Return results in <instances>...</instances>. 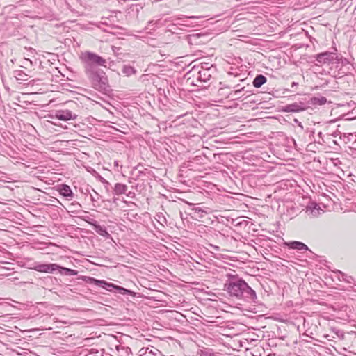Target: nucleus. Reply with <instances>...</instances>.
Masks as SVG:
<instances>
[{
	"label": "nucleus",
	"mask_w": 356,
	"mask_h": 356,
	"mask_svg": "<svg viewBox=\"0 0 356 356\" xmlns=\"http://www.w3.org/2000/svg\"><path fill=\"white\" fill-rule=\"evenodd\" d=\"M127 197H131V198H133L135 196V193L134 192H129L127 194Z\"/></svg>",
	"instance_id": "27"
},
{
	"label": "nucleus",
	"mask_w": 356,
	"mask_h": 356,
	"mask_svg": "<svg viewBox=\"0 0 356 356\" xmlns=\"http://www.w3.org/2000/svg\"><path fill=\"white\" fill-rule=\"evenodd\" d=\"M127 186L121 183L115 184L113 188V193L115 195L125 194L127 191Z\"/></svg>",
	"instance_id": "15"
},
{
	"label": "nucleus",
	"mask_w": 356,
	"mask_h": 356,
	"mask_svg": "<svg viewBox=\"0 0 356 356\" xmlns=\"http://www.w3.org/2000/svg\"><path fill=\"white\" fill-rule=\"evenodd\" d=\"M313 104L323 105L327 102V99L325 97H313L312 99Z\"/></svg>",
	"instance_id": "20"
},
{
	"label": "nucleus",
	"mask_w": 356,
	"mask_h": 356,
	"mask_svg": "<svg viewBox=\"0 0 356 356\" xmlns=\"http://www.w3.org/2000/svg\"><path fill=\"white\" fill-rule=\"evenodd\" d=\"M305 110L304 103H293L287 104L282 108V111L286 113H298Z\"/></svg>",
	"instance_id": "11"
},
{
	"label": "nucleus",
	"mask_w": 356,
	"mask_h": 356,
	"mask_svg": "<svg viewBox=\"0 0 356 356\" xmlns=\"http://www.w3.org/2000/svg\"><path fill=\"white\" fill-rule=\"evenodd\" d=\"M90 225H92L95 229V231L102 236H104L106 238H110L111 235L107 232L106 229L104 226H101L97 223V222L93 219L90 220H86Z\"/></svg>",
	"instance_id": "9"
},
{
	"label": "nucleus",
	"mask_w": 356,
	"mask_h": 356,
	"mask_svg": "<svg viewBox=\"0 0 356 356\" xmlns=\"http://www.w3.org/2000/svg\"><path fill=\"white\" fill-rule=\"evenodd\" d=\"M14 73H15V77L17 80H20V81H26V80H27L26 79L27 74H26L23 71H22V70H17V71H15Z\"/></svg>",
	"instance_id": "22"
},
{
	"label": "nucleus",
	"mask_w": 356,
	"mask_h": 356,
	"mask_svg": "<svg viewBox=\"0 0 356 356\" xmlns=\"http://www.w3.org/2000/svg\"><path fill=\"white\" fill-rule=\"evenodd\" d=\"M323 212L320 206L315 202L310 203L306 208V213L312 218L317 217Z\"/></svg>",
	"instance_id": "10"
},
{
	"label": "nucleus",
	"mask_w": 356,
	"mask_h": 356,
	"mask_svg": "<svg viewBox=\"0 0 356 356\" xmlns=\"http://www.w3.org/2000/svg\"><path fill=\"white\" fill-rule=\"evenodd\" d=\"M244 88H242L241 89H238L234 91V95L237 97V98L241 97L240 93L243 90Z\"/></svg>",
	"instance_id": "24"
},
{
	"label": "nucleus",
	"mask_w": 356,
	"mask_h": 356,
	"mask_svg": "<svg viewBox=\"0 0 356 356\" xmlns=\"http://www.w3.org/2000/svg\"><path fill=\"white\" fill-rule=\"evenodd\" d=\"M116 348H117V350L119 351L120 348V349H122V350H123V349H124V347L120 346H116Z\"/></svg>",
	"instance_id": "29"
},
{
	"label": "nucleus",
	"mask_w": 356,
	"mask_h": 356,
	"mask_svg": "<svg viewBox=\"0 0 356 356\" xmlns=\"http://www.w3.org/2000/svg\"><path fill=\"white\" fill-rule=\"evenodd\" d=\"M207 40V35L203 33H193L188 35V41L190 44L200 45L204 44Z\"/></svg>",
	"instance_id": "6"
},
{
	"label": "nucleus",
	"mask_w": 356,
	"mask_h": 356,
	"mask_svg": "<svg viewBox=\"0 0 356 356\" xmlns=\"http://www.w3.org/2000/svg\"><path fill=\"white\" fill-rule=\"evenodd\" d=\"M115 291L122 295H132L134 293L131 290L127 289L120 286H116Z\"/></svg>",
	"instance_id": "21"
},
{
	"label": "nucleus",
	"mask_w": 356,
	"mask_h": 356,
	"mask_svg": "<svg viewBox=\"0 0 356 356\" xmlns=\"http://www.w3.org/2000/svg\"><path fill=\"white\" fill-rule=\"evenodd\" d=\"M85 71L97 70V66H106V60L100 56L90 52L85 51L80 56Z\"/></svg>",
	"instance_id": "3"
},
{
	"label": "nucleus",
	"mask_w": 356,
	"mask_h": 356,
	"mask_svg": "<svg viewBox=\"0 0 356 356\" xmlns=\"http://www.w3.org/2000/svg\"><path fill=\"white\" fill-rule=\"evenodd\" d=\"M97 356H111L110 354L104 355V350L101 349Z\"/></svg>",
	"instance_id": "25"
},
{
	"label": "nucleus",
	"mask_w": 356,
	"mask_h": 356,
	"mask_svg": "<svg viewBox=\"0 0 356 356\" xmlns=\"http://www.w3.org/2000/svg\"><path fill=\"white\" fill-rule=\"evenodd\" d=\"M297 85H298V83H296V82H293V83H292L291 86H292V87H293V86H297Z\"/></svg>",
	"instance_id": "30"
},
{
	"label": "nucleus",
	"mask_w": 356,
	"mask_h": 356,
	"mask_svg": "<svg viewBox=\"0 0 356 356\" xmlns=\"http://www.w3.org/2000/svg\"><path fill=\"white\" fill-rule=\"evenodd\" d=\"M188 17H186V19H188ZM189 18H194V16L190 17Z\"/></svg>",
	"instance_id": "31"
},
{
	"label": "nucleus",
	"mask_w": 356,
	"mask_h": 356,
	"mask_svg": "<svg viewBox=\"0 0 356 356\" xmlns=\"http://www.w3.org/2000/svg\"><path fill=\"white\" fill-rule=\"evenodd\" d=\"M58 270H59L60 274L65 275L74 276V275H76L78 274L77 270H73L71 268H65V267H62L60 266V268H58Z\"/></svg>",
	"instance_id": "18"
},
{
	"label": "nucleus",
	"mask_w": 356,
	"mask_h": 356,
	"mask_svg": "<svg viewBox=\"0 0 356 356\" xmlns=\"http://www.w3.org/2000/svg\"><path fill=\"white\" fill-rule=\"evenodd\" d=\"M99 353V350L97 349H91L90 353L86 355V356H97Z\"/></svg>",
	"instance_id": "23"
},
{
	"label": "nucleus",
	"mask_w": 356,
	"mask_h": 356,
	"mask_svg": "<svg viewBox=\"0 0 356 356\" xmlns=\"http://www.w3.org/2000/svg\"><path fill=\"white\" fill-rule=\"evenodd\" d=\"M192 211L194 214V218L196 220H198L199 218H202L206 214L208 213L204 211V209L200 208V207H194L191 209Z\"/></svg>",
	"instance_id": "17"
},
{
	"label": "nucleus",
	"mask_w": 356,
	"mask_h": 356,
	"mask_svg": "<svg viewBox=\"0 0 356 356\" xmlns=\"http://www.w3.org/2000/svg\"><path fill=\"white\" fill-rule=\"evenodd\" d=\"M58 191L63 197L71 200L74 197V193L70 187L67 184H62L59 186Z\"/></svg>",
	"instance_id": "12"
},
{
	"label": "nucleus",
	"mask_w": 356,
	"mask_h": 356,
	"mask_svg": "<svg viewBox=\"0 0 356 356\" xmlns=\"http://www.w3.org/2000/svg\"><path fill=\"white\" fill-rule=\"evenodd\" d=\"M88 279L90 280V284H95V285H96L97 286L103 288V289H106L108 291H111H111H115V289H116V286L117 285H115L113 283L107 282L105 280H97V279L93 278V277H88Z\"/></svg>",
	"instance_id": "7"
},
{
	"label": "nucleus",
	"mask_w": 356,
	"mask_h": 356,
	"mask_svg": "<svg viewBox=\"0 0 356 356\" xmlns=\"http://www.w3.org/2000/svg\"><path fill=\"white\" fill-rule=\"evenodd\" d=\"M122 73L127 76H131L136 73V70L134 67L129 65H124L122 68Z\"/></svg>",
	"instance_id": "19"
},
{
	"label": "nucleus",
	"mask_w": 356,
	"mask_h": 356,
	"mask_svg": "<svg viewBox=\"0 0 356 356\" xmlns=\"http://www.w3.org/2000/svg\"><path fill=\"white\" fill-rule=\"evenodd\" d=\"M202 70L198 72V79L203 82H207L211 78V74L209 72L210 68L207 67H202Z\"/></svg>",
	"instance_id": "13"
},
{
	"label": "nucleus",
	"mask_w": 356,
	"mask_h": 356,
	"mask_svg": "<svg viewBox=\"0 0 356 356\" xmlns=\"http://www.w3.org/2000/svg\"><path fill=\"white\" fill-rule=\"evenodd\" d=\"M227 280L224 284V290L231 297L243 298L248 302H256V292L238 275L227 273Z\"/></svg>",
	"instance_id": "1"
},
{
	"label": "nucleus",
	"mask_w": 356,
	"mask_h": 356,
	"mask_svg": "<svg viewBox=\"0 0 356 356\" xmlns=\"http://www.w3.org/2000/svg\"><path fill=\"white\" fill-rule=\"evenodd\" d=\"M289 248L298 250H307L308 247L303 243L300 241H291L288 243Z\"/></svg>",
	"instance_id": "14"
},
{
	"label": "nucleus",
	"mask_w": 356,
	"mask_h": 356,
	"mask_svg": "<svg viewBox=\"0 0 356 356\" xmlns=\"http://www.w3.org/2000/svg\"><path fill=\"white\" fill-rule=\"evenodd\" d=\"M210 247L215 251H219L220 250V247L219 246H217V245H210Z\"/></svg>",
	"instance_id": "26"
},
{
	"label": "nucleus",
	"mask_w": 356,
	"mask_h": 356,
	"mask_svg": "<svg viewBox=\"0 0 356 356\" xmlns=\"http://www.w3.org/2000/svg\"><path fill=\"white\" fill-rule=\"evenodd\" d=\"M58 268H60V266L57 264L35 263L33 267L31 268L40 273H53L55 270H57Z\"/></svg>",
	"instance_id": "5"
},
{
	"label": "nucleus",
	"mask_w": 356,
	"mask_h": 356,
	"mask_svg": "<svg viewBox=\"0 0 356 356\" xmlns=\"http://www.w3.org/2000/svg\"><path fill=\"white\" fill-rule=\"evenodd\" d=\"M316 65H325L337 62L338 56L335 52L325 51L315 56Z\"/></svg>",
	"instance_id": "4"
},
{
	"label": "nucleus",
	"mask_w": 356,
	"mask_h": 356,
	"mask_svg": "<svg viewBox=\"0 0 356 356\" xmlns=\"http://www.w3.org/2000/svg\"><path fill=\"white\" fill-rule=\"evenodd\" d=\"M267 81V79L262 74L257 75L253 80L252 84L255 88H260Z\"/></svg>",
	"instance_id": "16"
},
{
	"label": "nucleus",
	"mask_w": 356,
	"mask_h": 356,
	"mask_svg": "<svg viewBox=\"0 0 356 356\" xmlns=\"http://www.w3.org/2000/svg\"><path fill=\"white\" fill-rule=\"evenodd\" d=\"M92 87L100 91H106L108 87V79L105 73L100 69L85 71Z\"/></svg>",
	"instance_id": "2"
},
{
	"label": "nucleus",
	"mask_w": 356,
	"mask_h": 356,
	"mask_svg": "<svg viewBox=\"0 0 356 356\" xmlns=\"http://www.w3.org/2000/svg\"><path fill=\"white\" fill-rule=\"evenodd\" d=\"M77 116L78 115L76 114L73 113L69 110H58L56 111L54 118L60 120L67 121L70 120H75Z\"/></svg>",
	"instance_id": "8"
},
{
	"label": "nucleus",
	"mask_w": 356,
	"mask_h": 356,
	"mask_svg": "<svg viewBox=\"0 0 356 356\" xmlns=\"http://www.w3.org/2000/svg\"><path fill=\"white\" fill-rule=\"evenodd\" d=\"M100 180L103 183V184H108V182L103 177H101L100 178Z\"/></svg>",
	"instance_id": "28"
}]
</instances>
